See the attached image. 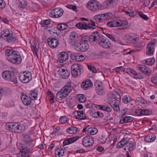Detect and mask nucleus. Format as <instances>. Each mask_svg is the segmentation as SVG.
<instances>
[{"label": "nucleus", "mask_w": 157, "mask_h": 157, "mask_svg": "<svg viewBox=\"0 0 157 157\" xmlns=\"http://www.w3.org/2000/svg\"><path fill=\"white\" fill-rule=\"evenodd\" d=\"M67 28V25L65 24H61L58 25L57 26V28L60 30H63Z\"/></svg>", "instance_id": "c03bdc74"}, {"label": "nucleus", "mask_w": 157, "mask_h": 157, "mask_svg": "<svg viewBox=\"0 0 157 157\" xmlns=\"http://www.w3.org/2000/svg\"><path fill=\"white\" fill-rule=\"evenodd\" d=\"M105 19L109 20L111 18H113V16L112 13L109 12L105 13Z\"/></svg>", "instance_id": "bf43d9fd"}, {"label": "nucleus", "mask_w": 157, "mask_h": 157, "mask_svg": "<svg viewBox=\"0 0 157 157\" xmlns=\"http://www.w3.org/2000/svg\"><path fill=\"white\" fill-rule=\"evenodd\" d=\"M66 7L69 9H72L75 12H77L78 11L77 7L76 6L68 4L67 5Z\"/></svg>", "instance_id": "603ef678"}, {"label": "nucleus", "mask_w": 157, "mask_h": 157, "mask_svg": "<svg viewBox=\"0 0 157 157\" xmlns=\"http://www.w3.org/2000/svg\"><path fill=\"white\" fill-rule=\"evenodd\" d=\"M52 128L54 131L51 134L52 136H50V137H51L52 138L53 137H54L56 136V131H59L60 129V128L59 127H57L55 128H54V126H52Z\"/></svg>", "instance_id": "37998d69"}, {"label": "nucleus", "mask_w": 157, "mask_h": 157, "mask_svg": "<svg viewBox=\"0 0 157 157\" xmlns=\"http://www.w3.org/2000/svg\"><path fill=\"white\" fill-rule=\"evenodd\" d=\"M30 43L32 46L31 49L33 54H35L38 57L37 52L39 50V46L38 40H30Z\"/></svg>", "instance_id": "f8f14e48"}, {"label": "nucleus", "mask_w": 157, "mask_h": 157, "mask_svg": "<svg viewBox=\"0 0 157 157\" xmlns=\"http://www.w3.org/2000/svg\"><path fill=\"white\" fill-rule=\"evenodd\" d=\"M56 157H62L64 155L63 149L61 147L56 148L55 151Z\"/></svg>", "instance_id": "a878e982"}, {"label": "nucleus", "mask_w": 157, "mask_h": 157, "mask_svg": "<svg viewBox=\"0 0 157 157\" xmlns=\"http://www.w3.org/2000/svg\"><path fill=\"white\" fill-rule=\"evenodd\" d=\"M67 132L69 134H72L78 131V128L72 126L68 128L66 130Z\"/></svg>", "instance_id": "f704fd0d"}, {"label": "nucleus", "mask_w": 157, "mask_h": 157, "mask_svg": "<svg viewBox=\"0 0 157 157\" xmlns=\"http://www.w3.org/2000/svg\"><path fill=\"white\" fill-rule=\"evenodd\" d=\"M21 154L17 155V157H29L32 153L31 149L29 147H25L20 150Z\"/></svg>", "instance_id": "1a4fd4ad"}, {"label": "nucleus", "mask_w": 157, "mask_h": 157, "mask_svg": "<svg viewBox=\"0 0 157 157\" xmlns=\"http://www.w3.org/2000/svg\"><path fill=\"white\" fill-rule=\"evenodd\" d=\"M80 40H70L69 43L71 45L78 47L79 46Z\"/></svg>", "instance_id": "a19ab883"}, {"label": "nucleus", "mask_w": 157, "mask_h": 157, "mask_svg": "<svg viewBox=\"0 0 157 157\" xmlns=\"http://www.w3.org/2000/svg\"><path fill=\"white\" fill-rule=\"evenodd\" d=\"M71 85V82L68 83L61 89V90H62V91H63L67 95L72 90V87Z\"/></svg>", "instance_id": "b1692460"}, {"label": "nucleus", "mask_w": 157, "mask_h": 157, "mask_svg": "<svg viewBox=\"0 0 157 157\" xmlns=\"http://www.w3.org/2000/svg\"><path fill=\"white\" fill-rule=\"evenodd\" d=\"M64 12L63 9L60 8L55 9L51 12V17L55 18H59L63 14Z\"/></svg>", "instance_id": "9d476101"}, {"label": "nucleus", "mask_w": 157, "mask_h": 157, "mask_svg": "<svg viewBox=\"0 0 157 157\" xmlns=\"http://www.w3.org/2000/svg\"><path fill=\"white\" fill-rule=\"evenodd\" d=\"M40 24L43 27L47 28L49 25V20H42L40 22Z\"/></svg>", "instance_id": "ea45409f"}, {"label": "nucleus", "mask_w": 157, "mask_h": 157, "mask_svg": "<svg viewBox=\"0 0 157 157\" xmlns=\"http://www.w3.org/2000/svg\"><path fill=\"white\" fill-rule=\"evenodd\" d=\"M138 14L140 17L146 20H148L149 18L147 17L146 15L143 14L142 12L140 11L139 12Z\"/></svg>", "instance_id": "13d9d810"}, {"label": "nucleus", "mask_w": 157, "mask_h": 157, "mask_svg": "<svg viewBox=\"0 0 157 157\" xmlns=\"http://www.w3.org/2000/svg\"><path fill=\"white\" fill-rule=\"evenodd\" d=\"M89 70L94 73H96L97 72L95 68L94 67L91 65L88 64L87 65Z\"/></svg>", "instance_id": "4d7b16f0"}, {"label": "nucleus", "mask_w": 157, "mask_h": 157, "mask_svg": "<svg viewBox=\"0 0 157 157\" xmlns=\"http://www.w3.org/2000/svg\"><path fill=\"white\" fill-rule=\"evenodd\" d=\"M6 44L12 45L15 43V40H5Z\"/></svg>", "instance_id": "338daca9"}, {"label": "nucleus", "mask_w": 157, "mask_h": 157, "mask_svg": "<svg viewBox=\"0 0 157 157\" xmlns=\"http://www.w3.org/2000/svg\"><path fill=\"white\" fill-rule=\"evenodd\" d=\"M51 44H50V47L53 48H56L59 44L58 40H50Z\"/></svg>", "instance_id": "4c0bfd02"}, {"label": "nucleus", "mask_w": 157, "mask_h": 157, "mask_svg": "<svg viewBox=\"0 0 157 157\" xmlns=\"http://www.w3.org/2000/svg\"><path fill=\"white\" fill-rule=\"evenodd\" d=\"M117 26H124L127 25L128 23V21H126L121 20L119 21H117Z\"/></svg>", "instance_id": "5fc2aeb1"}, {"label": "nucleus", "mask_w": 157, "mask_h": 157, "mask_svg": "<svg viewBox=\"0 0 157 157\" xmlns=\"http://www.w3.org/2000/svg\"><path fill=\"white\" fill-rule=\"evenodd\" d=\"M90 22V24L89 23L88 24H87L84 22H79L76 24V26L78 28L81 29L87 30L91 29H94L93 28H92L90 25L95 26V22L92 20H91Z\"/></svg>", "instance_id": "0eeeda50"}, {"label": "nucleus", "mask_w": 157, "mask_h": 157, "mask_svg": "<svg viewBox=\"0 0 157 157\" xmlns=\"http://www.w3.org/2000/svg\"><path fill=\"white\" fill-rule=\"evenodd\" d=\"M67 95L63 91H62V90H61L57 94L56 97L58 99L62 100L67 97Z\"/></svg>", "instance_id": "2f4dec72"}, {"label": "nucleus", "mask_w": 157, "mask_h": 157, "mask_svg": "<svg viewBox=\"0 0 157 157\" xmlns=\"http://www.w3.org/2000/svg\"><path fill=\"white\" fill-rule=\"evenodd\" d=\"M156 42V40H152L147 44L146 52L147 55L150 56L153 55L155 49L154 46Z\"/></svg>", "instance_id": "423d86ee"}, {"label": "nucleus", "mask_w": 157, "mask_h": 157, "mask_svg": "<svg viewBox=\"0 0 157 157\" xmlns=\"http://www.w3.org/2000/svg\"><path fill=\"white\" fill-rule=\"evenodd\" d=\"M13 33L11 30L6 29L0 33V38L6 37V39H10L12 36Z\"/></svg>", "instance_id": "dca6fc26"}, {"label": "nucleus", "mask_w": 157, "mask_h": 157, "mask_svg": "<svg viewBox=\"0 0 157 157\" xmlns=\"http://www.w3.org/2000/svg\"><path fill=\"white\" fill-rule=\"evenodd\" d=\"M78 136L73 137L71 138L67 139L65 140L63 142V144L64 145H67L70 144L77 141L78 139Z\"/></svg>", "instance_id": "393cba45"}, {"label": "nucleus", "mask_w": 157, "mask_h": 157, "mask_svg": "<svg viewBox=\"0 0 157 157\" xmlns=\"http://www.w3.org/2000/svg\"><path fill=\"white\" fill-rule=\"evenodd\" d=\"M93 83L91 80L87 79L84 81L81 84V87L84 90H88L92 87Z\"/></svg>", "instance_id": "f3484780"}, {"label": "nucleus", "mask_w": 157, "mask_h": 157, "mask_svg": "<svg viewBox=\"0 0 157 157\" xmlns=\"http://www.w3.org/2000/svg\"><path fill=\"white\" fill-rule=\"evenodd\" d=\"M83 145L86 147H90L93 145L94 143V139L90 136H85L82 140Z\"/></svg>", "instance_id": "6e6552de"}, {"label": "nucleus", "mask_w": 157, "mask_h": 157, "mask_svg": "<svg viewBox=\"0 0 157 157\" xmlns=\"http://www.w3.org/2000/svg\"><path fill=\"white\" fill-rule=\"evenodd\" d=\"M18 53V52L17 51H15L12 49H7L6 51V55L7 56V59H8L9 58H11L12 56L16 55V53Z\"/></svg>", "instance_id": "cd10ccee"}, {"label": "nucleus", "mask_w": 157, "mask_h": 157, "mask_svg": "<svg viewBox=\"0 0 157 157\" xmlns=\"http://www.w3.org/2000/svg\"><path fill=\"white\" fill-rule=\"evenodd\" d=\"M58 72L60 75V77L64 78H67L70 75V72L68 71L67 69L62 68L59 69Z\"/></svg>", "instance_id": "a211bd4d"}, {"label": "nucleus", "mask_w": 157, "mask_h": 157, "mask_svg": "<svg viewBox=\"0 0 157 157\" xmlns=\"http://www.w3.org/2000/svg\"><path fill=\"white\" fill-rule=\"evenodd\" d=\"M109 54L105 51H101L97 55V57L99 59L107 58Z\"/></svg>", "instance_id": "473e14b6"}, {"label": "nucleus", "mask_w": 157, "mask_h": 157, "mask_svg": "<svg viewBox=\"0 0 157 157\" xmlns=\"http://www.w3.org/2000/svg\"><path fill=\"white\" fill-rule=\"evenodd\" d=\"M131 98L130 97L126 95L124 96L122 98L123 101L125 103H128L130 102Z\"/></svg>", "instance_id": "09e8293b"}, {"label": "nucleus", "mask_w": 157, "mask_h": 157, "mask_svg": "<svg viewBox=\"0 0 157 157\" xmlns=\"http://www.w3.org/2000/svg\"><path fill=\"white\" fill-rule=\"evenodd\" d=\"M138 68L139 70L145 75L149 74L151 72L150 69L145 65H139Z\"/></svg>", "instance_id": "4be33fe9"}, {"label": "nucleus", "mask_w": 157, "mask_h": 157, "mask_svg": "<svg viewBox=\"0 0 157 157\" xmlns=\"http://www.w3.org/2000/svg\"><path fill=\"white\" fill-rule=\"evenodd\" d=\"M16 2L18 5L19 8L20 9L25 8L27 4V2L25 0H17Z\"/></svg>", "instance_id": "c85d7f7f"}, {"label": "nucleus", "mask_w": 157, "mask_h": 157, "mask_svg": "<svg viewBox=\"0 0 157 157\" xmlns=\"http://www.w3.org/2000/svg\"><path fill=\"white\" fill-rule=\"evenodd\" d=\"M129 139L128 137H125L121 141V142H122L124 145L127 144L128 142Z\"/></svg>", "instance_id": "774afa93"}, {"label": "nucleus", "mask_w": 157, "mask_h": 157, "mask_svg": "<svg viewBox=\"0 0 157 157\" xmlns=\"http://www.w3.org/2000/svg\"><path fill=\"white\" fill-rule=\"evenodd\" d=\"M31 100L30 98L29 97L25 99V100H23V102L24 105H28L30 104L31 102Z\"/></svg>", "instance_id": "6e6d98bb"}, {"label": "nucleus", "mask_w": 157, "mask_h": 157, "mask_svg": "<svg viewBox=\"0 0 157 157\" xmlns=\"http://www.w3.org/2000/svg\"><path fill=\"white\" fill-rule=\"evenodd\" d=\"M97 85L95 88L97 94L99 95H103L105 93L104 87L100 85Z\"/></svg>", "instance_id": "c756f323"}, {"label": "nucleus", "mask_w": 157, "mask_h": 157, "mask_svg": "<svg viewBox=\"0 0 157 157\" xmlns=\"http://www.w3.org/2000/svg\"><path fill=\"white\" fill-rule=\"evenodd\" d=\"M78 100L80 102H83L86 100V98L84 96V95L80 94L78 96Z\"/></svg>", "instance_id": "864d4df0"}, {"label": "nucleus", "mask_w": 157, "mask_h": 157, "mask_svg": "<svg viewBox=\"0 0 157 157\" xmlns=\"http://www.w3.org/2000/svg\"><path fill=\"white\" fill-rule=\"evenodd\" d=\"M107 25L110 27H114L117 26V21H109L107 23Z\"/></svg>", "instance_id": "79ce46f5"}, {"label": "nucleus", "mask_w": 157, "mask_h": 157, "mask_svg": "<svg viewBox=\"0 0 157 157\" xmlns=\"http://www.w3.org/2000/svg\"><path fill=\"white\" fill-rule=\"evenodd\" d=\"M2 75L5 79L11 81L14 84L17 83V76L14 72L9 71H5L2 72Z\"/></svg>", "instance_id": "f03ea898"}, {"label": "nucleus", "mask_w": 157, "mask_h": 157, "mask_svg": "<svg viewBox=\"0 0 157 157\" xmlns=\"http://www.w3.org/2000/svg\"><path fill=\"white\" fill-rule=\"evenodd\" d=\"M69 119L66 116H62L59 119V122L62 124H64L68 121Z\"/></svg>", "instance_id": "8fccbe9b"}, {"label": "nucleus", "mask_w": 157, "mask_h": 157, "mask_svg": "<svg viewBox=\"0 0 157 157\" xmlns=\"http://www.w3.org/2000/svg\"><path fill=\"white\" fill-rule=\"evenodd\" d=\"M143 114L142 115H147L150 114V112L147 109H142Z\"/></svg>", "instance_id": "69168bd1"}, {"label": "nucleus", "mask_w": 157, "mask_h": 157, "mask_svg": "<svg viewBox=\"0 0 157 157\" xmlns=\"http://www.w3.org/2000/svg\"><path fill=\"white\" fill-rule=\"evenodd\" d=\"M126 147L129 151H132L135 149V146L132 143H129V145L126 146Z\"/></svg>", "instance_id": "3c124183"}, {"label": "nucleus", "mask_w": 157, "mask_h": 157, "mask_svg": "<svg viewBox=\"0 0 157 157\" xmlns=\"http://www.w3.org/2000/svg\"><path fill=\"white\" fill-rule=\"evenodd\" d=\"M99 38V33L98 31L93 33L89 36L87 35H84L81 37V39H96Z\"/></svg>", "instance_id": "6ab92c4d"}, {"label": "nucleus", "mask_w": 157, "mask_h": 157, "mask_svg": "<svg viewBox=\"0 0 157 157\" xmlns=\"http://www.w3.org/2000/svg\"><path fill=\"white\" fill-rule=\"evenodd\" d=\"M6 127L9 131L18 133L22 132L25 129V125L18 123H7Z\"/></svg>", "instance_id": "f257e3e1"}, {"label": "nucleus", "mask_w": 157, "mask_h": 157, "mask_svg": "<svg viewBox=\"0 0 157 157\" xmlns=\"http://www.w3.org/2000/svg\"><path fill=\"white\" fill-rule=\"evenodd\" d=\"M146 64L148 65H151L154 63L155 59L154 58H149L145 60Z\"/></svg>", "instance_id": "de8ad7c7"}, {"label": "nucleus", "mask_w": 157, "mask_h": 157, "mask_svg": "<svg viewBox=\"0 0 157 157\" xmlns=\"http://www.w3.org/2000/svg\"><path fill=\"white\" fill-rule=\"evenodd\" d=\"M136 101L139 102L140 104H144L146 102L145 100L140 97H138L136 98Z\"/></svg>", "instance_id": "052dcab7"}, {"label": "nucleus", "mask_w": 157, "mask_h": 157, "mask_svg": "<svg viewBox=\"0 0 157 157\" xmlns=\"http://www.w3.org/2000/svg\"><path fill=\"white\" fill-rule=\"evenodd\" d=\"M98 132V129L95 128L91 127L87 129V132L90 135H95Z\"/></svg>", "instance_id": "e433bc0d"}, {"label": "nucleus", "mask_w": 157, "mask_h": 157, "mask_svg": "<svg viewBox=\"0 0 157 157\" xmlns=\"http://www.w3.org/2000/svg\"><path fill=\"white\" fill-rule=\"evenodd\" d=\"M113 96L117 101H120L121 99V97L119 93L116 91H114L113 93Z\"/></svg>", "instance_id": "49530a36"}, {"label": "nucleus", "mask_w": 157, "mask_h": 157, "mask_svg": "<svg viewBox=\"0 0 157 157\" xmlns=\"http://www.w3.org/2000/svg\"><path fill=\"white\" fill-rule=\"evenodd\" d=\"M87 40H80L79 46L80 50L82 52H85L89 48V46L87 43Z\"/></svg>", "instance_id": "2eb2a0df"}, {"label": "nucleus", "mask_w": 157, "mask_h": 157, "mask_svg": "<svg viewBox=\"0 0 157 157\" xmlns=\"http://www.w3.org/2000/svg\"><path fill=\"white\" fill-rule=\"evenodd\" d=\"M74 113L75 115L74 117H76L75 118L76 119L83 120L87 119L85 115H84L83 111H76Z\"/></svg>", "instance_id": "5701e85b"}, {"label": "nucleus", "mask_w": 157, "mask_h": 157, "mask_svg": "<svg viewBox=\"0 0 157 157\" xmlns=\"http://www.w3.org/2000/svg\"><path fill=\"white\" fill-rule=\"evenodd\" d=\"M18 77L20 80L25 83L29 82L32 78L31 73L29 72H21L19 74Z\"/></svg>", "instance_id": "20e7f679"}, {"label": "nucleus", "mask_w": 157, "mask_h": 157, "mask_svg": "<svg viewBox=\"0 0 157 157\" xmlns=\"http://www.w3.org/2000/svg\"><path fill=\"white\" fill-rule=\"evenodd\" d=\"M70 56L72 59L78 62L83 61L85 59V58L83 55L74 52H71L70 54Z\"/></svg>", "instance_id": "4468645a"}, {"label": "nucleus", "mask_w": 157, "mask_h": 157, "mask_svg": "<svg viewBox=\"0 0 157 157\" xmlns=\"http://www.w3.org/2000/svg\"><path fill=\"white\" fill-rule=\"evenodd\" d=\"M128 37L127 39H139V36L138 35L134 33H131L128 35Z\"/></svg>", "instance_id": "a18cd8bd"}, {"label": "nucleus", "mask_w": 157, "mask_h": 157, "mask_svg": "<svg viewBox=\"0 0 157 157\" xmlns=\"http://www.w3.org/2000/svg\"><path fill=\"white\" fill-rule=\"evenodd\" d=\"M86 7L91 11L94 12L98 10H103V7L99 2L96 0H91L88 2Z\"/></svg>", "instance_id": "7ed1b4c3"}, {"label": "nucleus", "mask_w": 157, "mask_h": 157, "mask_svg": "<svg viewBox=\"0 0 157 157\" xmlns=\"http://www.w3.org/2000/svg\"><path fill=\"white\" fill-rule=\"evenodd\" d=\"M16 55L11 56V58H9L8 60L10 62L16 64L20 63L21 61V58L19 52L16 54Z\"/></svg>", "instance_id": "9b49d317"}, {"label": "nucleus", "mask_w": 157, "mask_h": 157, "mask_svg": "<svg viewBox=\"0 0 157 157\" xmlns=\"http://www.w3.org/2000/svg\"><path fill=\"white\" fill-rule=\"evenodd\" d=\"M152 82L157 86V76L153 77L151 80Z\"/></svg>", "instance_id": "0e129e2a"}, {"label": "nucleus", "mask_w": 157, "mask_h": 157, "mask_svg": "<svg viewBox=\"0 0 157 157\" xmlns=\"http://www.w3.org/2000/svg\"><path fill=\"white\" fill-rule=\"evenodd\" d=\"M24 140L25 143L28 145L32 144L33 140L31 139L30 136L28 135H26L24 136Z\"/></svg>", "instance_id": "72a5a7b5"}, {"label": "nucleus", "mask_w": 157, "mask_h": 157, "mask_svg": "<svg viewBox=\"0 0 157 157\" xmlns=\"http://www.w3.org/2000/svg\"><path fill=\"white\" fill-rule=\"evenodd\" d=\"M83 68L82 66L78 64H75L71 67V73L74 77H77L81 74V70Z\"/></svg>", "instance_id": "39448f33"}, {"label": "nucleus", "mask_w": 157, "mask_h": 157, "mask_svg": "<svg viewBox=\"0 0 157 157\" xmlns=\"http://www.w3.org/2000/svg\"><path fill=\"white\" fill-rule=\"evenodd\" d=\"M94 19L97 21L101 22L102 21V18H100L98 15H97L94 16Z\"/></svg>", "instance_id": "e2e57ef3"}, {"label": "nucleus", "mask_w": 157, "mask_h": 157, "mask_svg": "<svg viewBox=\"0 0 157 157\" xmlns=\"http://www.w3.org/2000/svg\"><path fill=\"white\" fill-rule=\"evenodd\" d=\"M68 54L67 53L65 52H62L59 55L58 60L60 63H63L68 59Z\"/></svg>", "instance_id": "aec40b11"}, {"label": "nucleus", "mask_w": 157, "mask_h": 157, "mask_svg": "<svg viewBox=\"0 0 157 157\" xmlns=\"http://www.w3.org/2000/svg\"><path fill=\"white\" fill-rule=\"evenodd\" d=\"M93 41L96 42L101 47L105 48H109L111 45L110 42L109 40H93Z\"/></svg>", "instance_id": "ddd939ff"}, {"label": "nucleus", "mask_w": 157, "mask_h": 157, "mask_svg": "<svg viewBox=\"0 0 157 157\" xmlns=\"http://www.w3.org/2000/svg\"><path fill=\"white\" fill-rule=\"evenodd\" d=\"M125 114V113L123 114L122 118L121 119L119 122L121 124L130 122L133 120V117L130 116H126Z\"/></svg>", "instance_id": "412c9836"}, {"label": "nucleus", "mask_w": 157, "mask_h": 157, "mask_svg": "<svg viewBox=\"0 0 157 157\" xmlns=\"http://www.w3.org/2000/svg\"><path fill=\"white\" fill-rule=\"evenodd\" d=\"M156 139V136L154 134H149L146 136L144 139L146 143H151L154 141Z\"/></svg>", "instance_id": "bb28decb"}, {"label": "nucleus", "mask_w": 157, "mask_h": 157, "mask_svg": "<svg viewBox=\"0 0 157 157\" xmlns=\"http://www.w3.org/2000/svg\"><path fill=\"white\" fill-rule=\"evenodd\" d=\"M84 35H82V36H78V35L77 34V33L74 32H72L70 34V39H81V37L84 36Z\"/></svg>", "instance_id": "c9c22d12"}, {"label": "nucleus", "mask_w": 157, "mask_h": 157, "mask_svg": "<svg viewBox=\"0 0 157 157\" xmlns=\"http://www.w3.org/2000/svg\"><path fill=\"white\" fill-rule=\"evenodd\" d=\"M115 0H106L102 4L103 9L108 8L114 2Z\"/></svg>", "instance_id": "7c9ffc66"}, {"label": "nucleus", "mask_w": 157, "mask_h": 157, "mask_svg": "<svg viewBox=\"0 0 157 157\" xmlns=\"http://www.w3.org/2000/svg\"><path fill=\"white\" fill-rule=\"evenodd\" d=\"M37 97V94L35 91L34 90H31L30 92V95L29 97L31 99L35 100Z\"/></svg>", "instance_id": "58836bf2"}, {"label": "nucleus", "mask_w": 157, "mask_h": 157, "mask_svg": "<svg viewBox=\"0 0 157 157\" xmlns=\"http://www.w3.org/2000/svg\"><path fill=\"white\" fill-rule=\"evenodd\" d=\"M135 114L137 116H141L143 114L142 109H137L135 110Z\"/></svg>", "instance_id": "680f3d73"}]
</instances>
